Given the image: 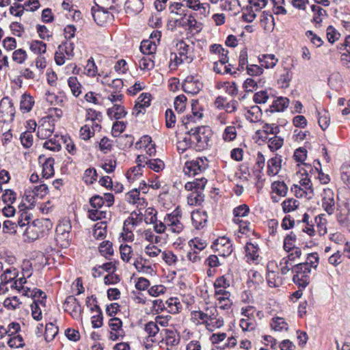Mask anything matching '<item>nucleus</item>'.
Segmentation results:
<instances>
[{"instance_id":"nucleus-6","label":"nucleus","mask_w":350,"mask_h":350,"mask_svg":"<svg viewBox=\"0 0 350 350\" xmlns=\"http://www.w3.org/2000/svg\"><path fill=\"white\" fill-rule=\"evenodd\" d=\"M182 217L181 211L176 208L171 213L165 215V221L167 230L176 234H180L184 229V226L180 219Z\"/></svg>"},{"instance_id":"nucleus-56","label":"nucleus","mask_w":350,"mask_h":350,"mask_svg":"<svg viewBox=\"0 0 350 350\" xmlns=\"http://www.w3.org/2000/svg\"><path fill=\"white\" fill-rule=\"evenodd\" d=\"M142 175V170L139 167H131L126 173V178L131 183L139 180Z\"/></svg>"},{"instance_id":"nucleus-20","label":"nucleus","mask_w":350,"mask_h":350,"mask_svg":"<svg viewBox=\"0 0 350 350\" xmlns=\"http://www.w3.org/2000/svg\"><path fill=\"white\" fill-rule=\"evenodd\" d=\"M208 219L206 212L201 210L193 211L191 213L192 224L196 229L205 226Z\"/></svg>"},{"instance_id":"nucleus-53","label":"nucleus","mask_w":350,"mask_h":350,"mask_svg":"<svg viewBox=\"0 0 350 350\" xmlns=\"http://www.w3.org/2000/svg\"><path fill=\"white\" fill-rule=\"evenodd\" d=\"M231 293L226 296H219L215 297L217 305L222 310H228L232 305V301L230 299Z\"/></svg>"},{"instance_id":"nucleus-58","label":"nucleus","mask_w":350,"mask_h":350,"mask_svg":"<svg viewBox=\"0 0 350 350\" xmlns=\"http://www.w3.org/2000/svg\"><path fill=\"white\" fill-rule=\"evenodd\" d=\"M107 213L101 208H91L88 211V217L93 220H100L107 217Z\"/></svg>"},{"instance_id":"nucleus-29","label":"nucleus","mask_w":350,"mask_h":350,"mask_svg":"<svg viewBox=\"0 0 350 350\" xmlns=\"http://www.w3.org/2000/svg\"><path fill=\"white\" fill-rule=\"evenodd\" d=\"M146 260L140 258L133 261V264L138 272L146 275H152L155 273L153 268L150 265L146 264Z\"/></svg>"},{"instance_id":"nucleus-12","label":"nucleus","mask_w":350,"mask_h":350,"mask_svg":"<svg viewBox=\"0 0 350 350\" xmlns=\"http://www.w3.org/2000/svg\"><path fill=\"white\" fill-rule=\"evenodd\" d=\"M163 337L158 342L159 347L165 350H172L180 341L178 336L175 332L170 329H163L161 333Z\"/></svg>"},{"instance_id":"nucleus-61","label":"nucleus","mask_w":350,"mask_h":350,"mask_svg":"<svg viewBox=\"0 0 350 350\" xmlns=\"http://www.w3.org/2000/svg\"><path fill=\"white\" fill-rule=\"evenodd\" d=\"M58 333V327L52 323L46 325L44 337L46 341H51Z\"/></svg>"},{"instance_id":"nucleus-9","label":"nucleus","mask_w":350,"mask_h":350,"mask_svg":"<svg viewBox=\"0 0 350 350\" xmlns=\"http://www.w3.org/2000/svg\"><path fill=\"white\" fill-rule=\"evenodd\" d=\"M267 281L270 287H277L282 283V279L279 273V266L275 260H271L267 263Z\"/></svg>"},{"instance_id":"nucleus-3","label":"nucleus","mask_w":350,"mask_h":350,"mask_svg":"<svg viewBox=\"0 0 350 350\" xmlns=\"http://www.w3.org/2000/svg\"><path fill=\"white\" fill-rule=\"evenodd\" d=\"M194 147L203 150L208 146L210 142V129L206 126L191 128L189 130Z\"/></svg>"},{"instance_id":"nucleus-35","label":"nucleus","mask_w":350,"mask_h":350,"mask_svg":"<svg viewBox=\"0 0 350 350\" xmlns=\"http://www.w3.org/2000/svg\"><path fill=\"white\" fill-rule=\"evenodd\" d=\"M300 202L293 198H289L284 200L281 206L284 213H288L297 209Z\"/></svg>"},{"instance_id":"nucleus-24","label":"nucleus","mask_w":350,"mask_h":350,"mask_svg":"<svg viewBox=\"0 0 350 350\" xmlns=\"http://www.w3.org/2000/svg\"><path fill=\"white\" fill-rule=\"evenodd\" d=\"M282 158L281 156L276 154L267 161V174L269 176H275L279 173L281 170Z\"/></svg>"},{"instance_id":"nucleus-17","label":"nucleus","mask_w":350,"mask_h":350,"mask_svg":"<svg viewBox=\"0 0 350 350\" xmlns=\"http://www.w3.org/2000/svg\"><path fill=\"white\" fill-rule=\"evenodd\" d=\"M228 51L224 49L223 53H220V54L218 55L219 59L218 62H215L214 64V70L217 73L232 74L231 68H230V65H226V63L228 62Z\"/></svg>"},{"instance_id":"nucleus-38","label":"nucleus","mask_w":350,"mask_h":350,"mask_svg":"<svg viewBox=\"0 0 350 350\" xmlns=\"http://www.w3.org/2000/svg\"><path fill=\"white\" fill-rule=\"evenodd\" d=\"M245 116L251 122H257L261 118L262 111L259 107L254 105L247 110Z\"/></svg>"},{"instance_id":"nucleus-43","label":"nucleus","mask_w":350,"mask_h":350,"mask_svg":"<svg viewBox=\"0 0 350 350\" xmlns=\"http://www.w3.org/2000/svg\"><path fill=\"white\" fill-rule=\"evenodd\" d=\"M289 100L286 97H279L274 100L272 103L271 107V111H282L288 105Z\"/></svg>"},{"instance_id":"nucleus-23","label":"nucleus","mask_w":350,"mask_h":350,"mask_svg":"<svg viewBox=\"0 0 350 350\" xmlns=\"http://www.w3.org/2000/svg\"><path fill=\"white\" fill-rule=\"evenodd\" d=\"M124 8L126 14L134 16L143 10L144 3L142 0H127Z\"/></svg>"},{"instance_id":"nucleus-27","label":"nucleus","mask_w":350,"mask_h":350,"mask_svg":"<svg viewBox=\"0 0 350 350\" xmlns=\"http://www.w3.org/2000/svg\"><path fill=\"white\" fill-rule=\"evenodd\" d=\"M224 324V319L219 317L217 308L213 312V316L208 319L206 329L213 332L215 329L221 327Z\"/></svg>"},{"instance_id":"nucleus-34","label":"nucleus","mask_w":350,"mask_h":350,"mask_svg":"<svg viewBox=\"0 0 350 350\" xmlns=\"http://www.w3.org/2000/svg\"><path fill=\"white\" fill-rule=\"evenodd\" d=\"M207 180L204 178H196L193 181L188 182L185 184V188L187 191H192L201 192L205 187Z\"/></svg>"},{"instance_id":"nucleus-19","label":"nucleus","mask_w":350,"mask_h":350,"mask_svg":"<svg viewBox=\"0 0 350 350\" xmlns=\"http://www.w3.org/2000/svg\"><path fill=\"white\" fill-rule=\"evenodd\" d=\"M92 13L95 22L99 25H103L113 18V16L109 12L108 10L93 7Z\"/></svg>"},{"instance_id":"nucleus-8","label":"nucleus","mask_w":350,"mask_h":350,"mask_svg":"<svg viewBox=\"0 0 350 350\" xmlns=\"http://www.w3.org/2000/svg\"><path fill=\"white\" fill-rule=\"evenodd\" d=\"M183 5L198 11L200 15L204 16L209 14V5L208 3H201L200 0H183L181 3H176L172 6V12L174 13V10H180Z\"/></svg>"},{"instance_id":"nucleus-45","label":"nucleus","mask_w":350,"mask_h":350,"mask_svg":"<svg viewBox=\"0 0 350 350\" xmlns=\"http://www.w3.org/2000/svg\"><path fill=\"white\" fill-rule=\"evenodd\" d=\"M55 161L53 158H48L42 165V176L46 178H49L54 174L53 165Z\"/></svg>"},{"instance_id":"nucleus-51","label":"nucleus","mask_w":350,"mask_h":350,"mask_svg":"<svg viewBox=\"0 0 350 350\" xmlns=\"http://www.w3.org/2000/svg\"><path fill=\"white\" fill-rule=\"evenodd\" d=\"M315 223L319 235L322 236L327 233V220L325 215L321 214L316 217Z\"/></svg>"},{"instance_id":"nucleus-57","label":"nucleus","mask_w":350,"mask_h":350,"mask_svg":"<svg viewBox=\"0 0 350 350\" xmlns=\"http://www.w3.org/2000/svg\"><path fill=\"white\" fill-rule=\"evenodd\" d=\"M16 275L17 271L16 269L13 267L8 268L1 275V280L3 282L11 284L13 282V280L16 277Z\"/></svg>"},{"instance_id":"nucleus-15","label":"nucleus","mask_w":350,"mask_h":350,"mask_svg":"<svg viewBox=\"0 0 350 350\" xmlns=\"http://www.w3.org/2000/svg\"><path fill=\"white\" fill-rule=\"evenodd\" d=\"M202 84L197 77L189 75L183 81V89L185 92L191 94H197L202 89Z\"/></svg>"},{"instance_id":"nucleus-14","label":"nucleus","mask_w":350,"mask_h":350,"mask_svg":"<svg viewBox=\"0 0 350 350\" xmlns=\"http://www.w3.org/2000/svg\"><path fill=\"white\" fill-rule=\"evenodd\" d=\"M334 193L332 189L325 188L322 193V207L329 214L332 215L336 209Z\"/></svg>"},{"instance_id":"nucleus-63","label":"nucleus","mask_w":350,"mask_h":350,"mask_svg":"<svg viewBox=\"0 0 350 350\" xmlns=\"http://www.w3.org/2000/svg\"><path fill=\"white\" fill-rule=\"evenodd\" d=\"M162 251L157 245L148 244L144 247V253L151 258H155L160 254H162Z\"/></svg>"},{"instance_id":"nucleus-39","label":"nucleus","mask_w":350,"mask_h":350,"mask_svg":"<svg viewBox=\"0 0 350 350\" xmlns=\"http://www.w3.org/2000/svg\"><path fill=\"white\" fill-rule=\"evenodd\" d=\"M149 223L153 225V229L155 232L158 234H163L167 230V227L165 221V217L161 221L158 219L155 214L150 217Z\"/></svg>"},{"instance_id":"nucleus-50","label":"nucleus","mask_w":350,"mask_h":350,"mask_svg":"<svg viewBox=\"0 0 350 350\" xmlns=\"http://www.w3.org/2000/svg\"><path fill=\"white\" fill-rule=\"evenodd\" d=\"M249 211L250 208L246 204H241L236 207L233 211L234 215V221L235 223H241L242 220L240 219V217L246 216Z\"/></svg>"},{"instance_id":"nucleus-18","label":"nucleus","mask_w":350,"mask_h":350,"mask_svg":"<svg viewBox=\"0 0 350 350\" xmlns=\"http://www.w3.org/2000/svg\"><path fill=\"white\" fill-rule=\"evenodd\" d=\"M215 309V307L211 306L205 308L204 310L193 311L192 318L198 324H204L206 326L208 319L213 316V312Z\"/></svg>"},{"instance_id":"nucleus-32","label":"nucleus","mask_w":350,"mask_h":350,"mask_svg":"<svg viewBox=\"0 0 350 350\" xmlns=\"http://www.w3.org/2000/svg\"><path fill=\"white\" fill-rule=\"evenodd\" d=\"M121 259L126 263H131L133 260V250L131 246L127 244H121L120 246Z\"/></svg>"},{"instance_id":"nucleus-44","label":"nucleus","mask_w":350,"mask_h":350,"mask_svg":"<svg viewBox=\"0 0 350 350\" xmlns=\"http://www.w3.org/2000/svg\"><path fill=\"white\" fill-rule=\"evenodd\" d=\"M139 68L144 71H149L154 66L152 57L144 55L138 61Z\"/></svg>"},{"instance_id":"nucleus-36","label":"nucleus","mask_w":350,"mask_h":350,"mask_svg":"<svg viewBox=\"0 0 350 350\" xmlns=\"http://www.w3.org/2000/svg\"><path fill=\"white\" fill-rule=\"evenodd\" d=\"M270 325L272 329L275 332L287 331L288 329V324L285 319L279 317L273 318Z\"/></svg>"},{"instance_id":"nucleus-59","label":"nucleus","mask_w":350,"mask_h":350,"mask_svg":"<svg viewBox=\"0 0 350 350\" xmlns=\"http://www.w3.org/2000/svg\"><path fill=\"white\" fill-rule=\"evenodd\" d=\"M204 200V196L200 191H192L187 197V202L189 205L196 206Z\"/></svg>"},{"instance_id":"nucleus-41","label":"nucleus","mask_w":350,"mask_h":350,"mask_svg":"<svg viewBox=\"0 0 350 350\" xmlns=\"http://www.w3.org/2000/svg\"><path fill=\"white\" fill-rule=\"evenodd\" d=\"M157 45L154 41L150 40H143L141 42L140 51L145 55H151L156 52Z\"/></svg>"},{"instance_id":"nucleus-47","label":"nucleus","mask_w":350,"mask_h":350,"mask_svg":"<svg viewBox=\"0 0 350 350\" xmlns=\"http://www.w3.org/2000/svg\"><path fill=\"white\" fill-rule=\"evenodd\" d=\"M57 49L66 55L67 59H72L75 55L74 44L70 40L63 42L58 46Z\"/></svg>"},{"instance_id":"nucleus-28","label":"nucleus","mask_w":350,"mask_h":350,"mask_svg":"<svg viewBox=\"0 0 350 350\" xmlns=\"http://www.w3.org/2000/svg\"><path fill=\"white\" fill-rule=\"evenodd\" d=\"M311 10L313 12L312 22L315 24L316 27H320L323 18L327 15V12L320 6L316 5H312Z\"/></svg>"},{"instance_id":"nucleus-64","label":"nucleus","mask_w":350,"mask_h":350,"mask_svg":"<svg viewBox=\"0 0 350 350\" xmlns=\"http://www.w3.org/2000/svg\"><path fill=\"white\" fill-rule=\"evenodd\" d=\"M162 259L169 266H174L178 261V257L172 251H163L161 254Z\"/></svg>"},{"instance_id":"nucleus-11","label":"nucleus","mask_w":350,"mask_h":350,"mask_svg":"<svg viewBox=\"0 0 350 350\" xmlns=\"http://www.w3.org/2000/svg\"><path fill=\"white\" fill-rule=\"evenodd\" d=\"M54 129L53 119L49 116L44 117L39 121L37 136L40 139H46L52 135Z\"/></svg>"},{"instance_id":"nucleus-1","label":"nucleus","mask_w":350,"mask_h":350,"mask_svg":"<svg viewBox=\"0 0 350 350\" xmlns=\"http://www.w3.org/2000/svg\"><path fill=\"white\" fill-rule=\"evenodd\" d=\"M52 227L49 219H40L33 221L31 224L27 225V227L23 233L24 240L25 241H33L40 237H43L45 233Z\"/></svg>"},{"instance_id":"nucleus-7","label":"nucleus","mask_w":350,"mask_h":350,"mask_svg":"<svg viewBox=\"0 0 350 350\" xmlns=\"http://www.w3.org/2000/svg\"><path fill=\"white\" fill-rule=\"evenodd\" d=\"M70 230L71 224L68 220L63 219L59 221L55 230V239L61 247H66L68 246Z\"/></svg>"},{"instance_id":"nucleus-10","label":"nucleus","mask_w":350,"mask_h":350,"mask_svg":"<svg viewBox=\"0 0 350 350\" xmlns=\"http://www.w3.org/2000/svg\"><path fill=\"white\" fill-rule=\"evenodd\" d=\"M208 167V161L206 158L201 157L187 161L185 164L183 172L188 176H195L205 170Z\"/></svg>"},{"instance_id":"nucleus-62","label":"nucleus","mask_w":350,"mask_h":350,"mask_svg":"<svg viewBox=\"0 0 350 350\" xmlns=\"http://www.w3.org/2000/svg\"><path fill=\"white\" fill-rule=\"evenodd\" d=\"M107 226L103 223H98L94 226L93 230V236L96 239H103L106 236Z\"/></svg>"},{"instance_id":"nucleus-48","label":"nucleus","mask_w":350,"mask_h":350,"mask_svg":"<svg viewBox=\"0 0 350 350\" xmlns=\"http://www.w3.org/2000/svg\"><path fill=\"white\" fill-rule=\"evenodd\" d=\"M68 84L74 96L77 97L81 93V85L77 77H69L68 79Z\"/></svg>"},{"instance_id":"nucleus-46","label":"nucleus","mask_w":350,"mask_h":350,"mask_svg":"<svg viewBox=\"0 0 350 350\" xmlns=\"http://www.w3.org/2000/svg\"><path fill=\"white\" fill-rule=\"evenodd\" d=\"M99 252L106 258H110L113 254V244L109 241H105L100 243Z\"/></svg>"},{"instance_id":"nucleus-2","label":"nucleus","mask_w":350,"mask_h":350,"mask_svg":"<svg viewBox=\"0 0 350 350\" xmlns=\"http://www.w3.org/2000/svg\"><path fill=\"white\" fill-rule=\"evenodd\" d=\"M178 55H174V66H178L182 63H191L194 57L195 44L190 40H182L177 44Z\"/></svg>"},{"instance_id":"nucleus-55","label":"nucleus","mask_w":350,"mask_h":350,"mask_svg":"<svg viewBox=\"0 0 350 350\" xmlns=\"http://www.w3.org/2000/svg\"><path fill=\"white\" fill-rule=\"evenodd\" d=\"M318 122L322 130L325 131L330 122L329 113L326 111H318Z\"/></svg>"},{"instance_id":"nucleus-42","label":"nucleus","mask_w":350,"mask_h":350,"mask_svg":"<svg viewBox=\"0 0 350 350\" xmlns=\"http://www.w3.org/2000/svg\"><path fill=\"white\" fill-rule=\"evenodd\" d=\"M239 126L234 125L228 126L225 128L222 133V139L226 142L234 141L237 136V129Z\"/></svg>"},{"instance_id":"nucleus-21","label":"nucleus","mask_w":350,"mask_h":350,"mask_svg":"<svg viewBox=\"0 0 350 350\" xmlns=\"http://www.w3.org/2000/svg\"><path fill=\"white\" fill-rule=\"evenodd\" d=\"M271 189L273 193L277 196L272 195L271 199L273 202L280 201L279 197H284L288 191V187L282 181H275L271 184Z\"/></svg>"},{"instance_id":"nucleus-13","label":"nucleus","mask_w":350,"mask_h":350,"mask_svg":"<svg viewBox=\"0 0 350 350\" xmlns=\"http://www.w3.org/2000/svg\"><path fill=\"white\" fill-rule=\"evenodd\" d=\"M64 311L68 312L74 319L81 318L82 308L77 299L74 296H68L64 303Z\"/></svg>"},{"instance_id":"nucleus-37","label":"nucleus","mask_w":350,"mask_h":350,"mask_svg":"<svg viewBox=\"0 0 350 350\" xmlns=\"http://www.w3.org/2000/svg\"><path fill=\"white\" fill-rule=\"evenodd\" d=\"M260 66L266 68H273L278 62V59L273 54H265L259 57Z\"/></svg>"},{"instance_id":"nucleus-25","label":"nucleus","mask_w":350,"mask_h":350,"mask_svg":"<svg viewBox=\"0 0 350 350\" xmlns=\"http://www.w3.org/2000/svg\"><path fill=\"white\" fill-rule=\"evenodd\" d=\"M143 215L139 211V213L133 211L130 216L124 221V226L133 230L142 223Z\"/></svg>"},{"instance_id":"nucleus-26","label":"nucleus","mask_w":350,"mask_h":350,"mask_svg":"<svg viewBox=\"0 0 350 350\" xmlns=\"http://www.w3.org/2000/svg\"><path fill=\"white\" fill-rule=\"evenodd\" d=\"M35 100L29 94L24 93L20 100V109L23 113L29 112L34 105Z\"/></svg>"},{"instance_id":"nucleus-30","label":"nucleus","mask_w":350,"mask_h":350,"mask_svg":"<svg viewBox=\"0 0 350 350\" xmlns=\"http://www.w3.org/2000/svg\"><path fill=\"white\" fill-rule=\"evenodd\" d=\"M151 95L149 93H142L135 102V109L137 113L142 112V109L148 107L150 105Z\"/></svg>"},{"instance_id":"nucleus-33","label":"nucleus","mask_w":350,"mask_h":350,"mask_svg":"<svg viewBox=\"0 0 350 350\" xmlns=\"http://www.w3.org/2000/svg\"><path fill=\"white\" fill-rule=\"evenodd\" d=\"M194 146L189 131H186L185 136L178 137L177 142V148L180 152H185L189 148Z\"/></svg>"},{"instance_id":"nucleus-4","label":"nucleus","mask_w":350,"mask_h":350,"mask_svg":"<svg viewBox=\"0 0 350 350\" xmlns=\"http://www.w3.org/2000/svg\"><path fill=\"white\" fill-rule=\"evenodd\" d=\"M171 22L174 23L175 27H183L191 32H198L202 29L201 23L197 22L191 14L176 12L174 16L172 18Z\"/></svg>"},{"instance_id":"nucleus-16","label":"nucleus","mask_w":350,"mask_h":350,"mask_svg":"<svg viewBox=\"0 0 350 350\" xmlns=\"http://www.w3.org/2000/svg\"><path fill=\"white\" fill-rule=\"evenodd\" d=\"M109 326L111 328L109 338L116 341L123 338L124 332L122 329V322L118 318H112L109 321Z\"/></svg>"},{"instance_id":"nucleus-52","label":"nucleus","mask_w":350,"mask_h":350,"mask_svg":"<svg viewBox=\"0 0 350 350\" xmlns=\"http://www.w3.org/2000/svg\"><path fill=\"white\" fill-rule=\"evenodd\" d=\"M246 256L252 260H256L258 257V247L257 245L247 243L245 247Z\"/></svg>"},{"instance_id":"nucleus-31","label":"nucleus","mask_w":350,"mask_h":350,"mask_svg":"<svg viewBox=\"0 0 350 350\" xmlns=\"http://www.w3.org/2000/svg\"><path fill=\"white\" fill-rule=\"evenodd\" d=\"M126 114L124 106L121 104L116 103L113 107L107 109V115L111 118L116 120L124 118Z\"/></svg>"},{"instance_id":"nucleus-54","label":"nucleus","mask_w":350,"mask_h":350,"mask_svg":"<svg viewBox=\"0 0 350 350\" xmlns=\"http://www.w3.org/2000/svg\"><path fill=\"white\" fill-rule=\"evenodd\" d=\"M30 49L35 54H44L46 51V45L42 41L33 40L30 42Z\"/></svg>"},{"instance_id":"nucleus-49","label":"nucleus","mask_w":350,"mask_h":350,"mask_svg":"<svg viewBox=\"0 0 350 350\" xmlns=\"http://www.w3.org/2000/svg\"><path fill=\"white\" fill-rule=\"evenodd\" d=\"M59 140L60 138L57 135H55L52 138L46 141L43 144V147L54 152L59 151L61 148Z\"/></svg>"},{"instance_id":"nucleus-5","label":"nucleus","mask_w":350,"mask_h":350,"mask_svg":"<svg viewBox=\"0 0 350 350\" xmlns=\"http://www.w3.org/2000/svg\"><path fill=\"white\" fill-rule=\"evenodd\" d=\"M312 269L306 264L299 263L293 267V282L299 286L306 287L310 282Z\"/></svg>"},{"instance_id":"nucleus-60","label":"nucleus","mask_w":350,"mask_h":350,"mask_svg":"<svg viewBox=\"0 0 350 350\" xmlns=\"http://www.w3.org/2000/svg\"><path fill=\"white\" fill-rule=\"evenodd\" d=\"M256 321L255 318H242L240 321V327L243 331H252L256 328Z\"/></svg>"},{"instance_id":"nucleus-40","label":"nucleus","mask_w":350,"mask_h":350,"mask_svg":"<svg viewBox=\"0 0 350 350\" xmlns=\"http://www.w3.org/2000/svg\"><path fill=\"white\" fill-rule=\"evenodd\" d=\"M182 309V304L176 297H171L165 301V310L172 314H176Z\"/></svg>"},{"instance_id":"nucleus-22","label":"nucleus","mask_w":350,"mask_h":350,"mask_svg":"<svg viewBox=\"0 0 350 350\" xmlns=\"http://www.w3.org/2000/svg\"><path fill=\"white\" fill-rule=\"evenodd\" d=\"M215 250L223 256H228L232 252V245L226 237H221L214 243Z\"/></svg>"}]
</instances>
